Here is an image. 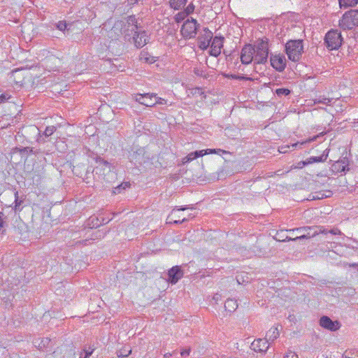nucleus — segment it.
<instances>
[{
    "label": "nucleus",
    "instance_id": "obj_1",
    "mask_svg": "<svg viewBox=\"0 0 358 358\" xmlns=\"http://www.w3.org/2000/svg\"><path fill=\"white\" fill-rule=\"evenodd\" d=\"M303 52V45L302 40H289L285 44V52L288 59L292 62H299L301 58Z\"/></svg>",
    "mask_w": 358,
    "mask_h": 358
},
{
    "label": "nucleus",
    "instance_id": "obj_2",
    "mask_svg": "<svg viewBox=\"0 0 358 358\" xmlns=\"http://www.w3.org/2000/svg\"><path fill=\"white\" fill-rule=\"evenodd\" d=\"M255 48V62L257 64H264L268 56V43L266 40H259L252 45Z\"/></svg>",
    "mask_w": 358,
    "mask_h": 358
},
{
    "label": "nucleus",
    "instance_id": "obj_3",
    "mask_svg": "<svg viewBox=\"0 0 358 358\" xmlns=\"http://www.w3.org/2000/svg\"><path fill=\"white\" fill-rule=\"evenodd\" d=\"M339 27L343 30H350L358 27V10L345 12L339 21Z\"/></svg>",
    "mask_w": 358,
    "mask_h": 358
},
{
    "label": "nucleus",
    "instance_id": "obj_4",
    "mask_svg": "<svg viewBox=\"0 0 358 358\" xmlns=\"http://www.w3.org/2000/svg\"><path fill=\"white\" fill-rule=\"evenodd\" d=\"M327 47L330 50H337L342 45L343 38L338 30L331 29L329 31L324 38Z\"/></svg>",
    "mask_w": 358,
    "mask_h": 358
},
{
    "label": "nucleus",
    "instance_id": "obj_5",
    "mask_svg": "<svg viewBox=\"0 0 358 358\" xmlns=\"http://www.w3.org/2000/svg\"><path fill=\"white\" fill-rule=\"evenodd\" d=\"M111 171L110 164L101 157L96 159V166L93 173L94 177L97 176L99 179H105V177Z\"/></svg>",
    "mask_w": 358,
    "mask_h": 358
},
{
    "label": "nucleus",
    "instance_id": "obj_6",
    "mask_svg": "<svg viewBox=\"0 0 358 358\" xmlns=\"http://www.w3.org/2000/svg\"><path fill=\"white\" fill-rule=\"evenodd\" d=\"M309 231L306 234H301L300 236H297L295 238H290L289 236H286L282 241H296L301 239H308L311 237H314L318 234H327V229L324 228L323 226H316L313 228H308Z\"/></svg>",
    "mask_w": 358,
    "mask_h": 358
},
{
    "label": "nucleus",
    "instance_id": "obj_7",
    "mask_svg": "<svg viewBox=\"0 0 358 358\" xmlns=\"http://www.w3.org/2000/svg\"><path fill=\"white\" fill-rule=\"evenodd\" d=\"M198 29V25L196 21L192 18L191 20H187L181 27V34L185 38H192L195 36L196 30Z\"/></svg>",
    "mask_w": 358,
    "mask_h": 358
},
{
    "label": "nucleus",
    "instance_id": "obj_8",
    "mask_svg": "<svg viewBox=\"0 0 358 358\" xmlns=\"http://www.w3.org/2000/svg\"><path fill=\"white\" fill-rule=\"evenodd\" d=\"M255 48L250 45H245L242 50L241 55V62L244 64H248L255 61Z\"/></svg>",
    "mask_w": 358,
    "mask_h": 358
},
{
    "label": "nucleus",
    "instance_id": "obj_9",
    "mask_svg": "<svg viewBox=\"0 0 358 358\" xmlns=\"http://www.w3.org/2000/svg\"><path fill=\"white\" fill-rule=\"evenodd\" d=\"M349 160L347 157H343L335 162L331 166V169L336 173H345L349 171Z\"/></svg>",
    "mask_w": 358,
    "mask_h": 358
},
{
    "label": "nucleus",
    "instance_id": "obj_10",
    "mask_svg": "<svg viewBox=\"0 0 358 358\" xmlns=\"http://www.w3.org/2000/svg\"><path fill=\"white\" fill-rule=\"evenodd\" d=\"M134 33L133 41L136 48H142L148 43L149 37L145 31L138 29L137 32Z\"/></svg>",
    "mask_w": 358,
    "mask_h": 358
},
{
    "label": "nucleus",
    "instance_id": "obj_11",
    "mask_svg": "<svg viewBox=\"0 0 358 358\" xmlns=\"http://www.w3.org/2000/svg\"><path fill=\"white\" fill-rule=\"evenodd\" d=\"M271 66L278 71L282 72L286 67V59L284 55H271L270 58Z\"/></svg>",
    "mask_w": 358,
    "mask_h": 358
},
{
    "label": "nucleus",
    "instance_id": "obj_12",
    "mask_svg": "<svg viewBox=\"0 0 358 358\" xmlns=\"http://www.w3.org/2000/svg\"><path fill=\"white\" fill-rule=\"evenodd\" d=\"M320 325L331 331H335L341 327L339 322L332 321L328 316H322L320 319Z\"/></svg>",
    "mask_w": 358,
    "mask_h": 358
},
{
    "label": "nucleus",
    "instance_id": "obj_13",
    "mask_svg": "<svg viewBox=\"0 0 358 358\" xmlns=\"http://www.w3.org/2000/svg\"><path fill=\"white\" fill-rule=\"evenodd\" d=\"M212 38L213 33L206 28L203 29V34L199 37V47L202 50L207 49Z\"/></svg>",
    "mask_w": 358,
    "mask_h": 358
},
{
    "label": "nucleus",
    "instance_id": "obj_14",
    "mask_svg": "<svg viewBox=\"0 0 358 358\" xmlns=\"http://www.w3.org/2000/svg\"><path fill=\"white\" fill-rule=\"evenodd\" d=\"M224 38L222 37L215 36L211 40L210 51L211 55L217 57L221 53V48L223 46Z\"/></svg>",
    "mask_w": 358,
    "mask_h": 358
},
{
    "label": "nucleus",
    "instance_id": "obj_15",
    "mask_svg": "<svg viewBox=\"0 0 358 358\" xmlns=\"http://www.w3.org/2000/svg\"><path fill=\"white\" fill-rule=\"evenodd\" d=\"M269 347L267 339L258 338L251 344V348L255 352H266Z\"/></svg>",
    "mask_w": 358,
    "mask_h": 358
},
{
    "label": "nucleus",
    "instance_id": "obj_16",
    "mask_svg": "<svg viewBox=\"0 0 358 358\" xmlns=\"http://www.w3.org/2000/svg\"><path fill=\"white\" fill-rule=\"evenodd\" d=\"M168 275L169 282L176 284L183 276V272L178 266H175L169 271Z\"/></svg>",
    "mask_w": 358,
    "mask_h": 358
},
{
    "label": "nucleus",
    "instance_id": "obj_17",
    "mask_svg": "<svg viewBox=\"0 0 358 358\" xmlns=\"http://www.w3.org/2000/svg\"><path fill=\"white\" fill-rule=\"evenodd\" d=\"M127 29L125 31H131V32H137V30L139 29V27L137 24V20L135 16L131 15L129 16L126 20V24H124V27Z\"/></svg>",
    "mask_w": 358,
    "mask_h": 358
},
{
    "label": "nucleus",
    "instance_id": "obj_18",
    "mask_svg": "<svg viewBox=\"0 0 358 358\" xmlns=\"http://www.w3.org/2000/svg\"><path fill=\"white\" fill-rule=\"evenodd\" d=\"M144 154V149L140 148L130 154L129 159L131 162H135V163L141 164L143 162Z\"/></svg>",
    "mask_w": 358,
    "mask_h": 358
},
{
    "label": "nucleus",
    "instance_id": "obj_19",
    "mask_svg": "<svg viewBox=\"0 0 358 358\" xmlns=\"http://www.w3.org/2000/svg\"><path fill=\"white\" fill-rule=\"evenodd\" d=\"M327 159V155H322L320 157H310L308 158L306 161L301 162L299 164H302L303 166H306L313 163L323 162H325Z\"/></svg>",
    "mask_w": 358,
    "mask_h": 358
},
{
    "label": "nucleus",
    "instance_id": "obj_20",
    "mask_svg": "<svg viewBox=\"0 0 358 358\" xmlns=\"http://www.w3.org/2000/svg\"><path fill=\"white\" fill-rule=\"evenodd\" d=\"M194 6L192 3H189L188 6L186 8L185 12H180L175 16V20L178 23L182 22L187 15V14H189L194 11Z\"/></svg>",
    "mask_w": 358,
    "mask_h": 358
},
{
    "label": "nucleus",
    "instance_id": "obj_21",
    "mask_svg": "<svg viewBox=\"0 0 358 358\" xmlns=\"http://www.w3.org/2000/svg\"><path fill=\"white\" fill-rule=\"evenodd\" d=\"M238 308L237 301L233 299H228L225 301V311L229 313L234 312Z\"/></svg>",
    "mask_w": 358,
    "mask_h": 358
},
{
    "label": "nucleus",
    "instance_id": "obj_22",
    "mask_svg": "<svg viewBox=\"0 0 358 358\" xmlns=\"http://www.w3.org/2000/svg\"><path fill=\"white\" fill-rule=\"evenodd\" d=\"M280 335L279 330L278 327H271L266 334V338L268 342L269 341H273L275 340Z\"/></svg>",
    "mask_w": 358,
    "mask_h": 358
},
{
    "label": "nucleus",
    "instance_id": "obj_23",
    "mask_svg": "<svg viewBox=\"0 0 358 358\" xmlns=\"http://www.w3.org/2000/svg\"><path fill=\"white\" fill-rule=\"evenodd\" d=\"M199 157H203V152L201 150L190 152L185 157H184L182 159V163L183 164L188 163L190 161H192L194 159H196Z\"/></svg>",
    "mask_w": 358,
    "mask_h": 358
},
{
    "label": "nucleus",
    "instance_id": "obj_24",
    "mask_svg": "<svg viewBox=\"0 0 358 358\" xmlns=\"http://www.w3.org/2000/svg\"><path fill=\"white\" fill-rule=\"evenodd\" d=\"M339 6L341 8L354 7L358 3V0H338Z\"/></svg>",
    "mask_w": 358,
    "mask_h": 358
},
{
    "label": "nucleus",
    "instance_id": "obj_25",
    "mask_svg": "<svg viewBox=\"0 0 358 358\" xmlns=\"http://www.w3.org/2000/svg\"><path fill=\"white\" fill-rule=\"evenodd\" d=\"M331 192L329 190H327L324 192H316L314 193V194H313L312 199H313V200L322 199L324 198L329 197V196H331Z\"/></svg>",
    "mask_w": 358,
    "mask_h": 358
},
{
    "label": "nucleus",
    "instance_id": "obj_26",
    "mask_svg": "<svg viewBox=\"0 0 358 358\" xmlns=\"http://www.w3.org/2000/svg\"><path fill=\"white\" fill-rule=\"evenodd\" d=\"M187 2V0H170V5L174 9L178 10L184 7Z\"/></svg>",
    "mask_w": 358,
    "mask_h": 358
},
{
    "label": "nucleus",
    "instance_id": "obj_27",
    "mask_svg": "<svg viewBox=\"0 0 358 358\" xmlns=\"http://www.w3.org/2000/svg\"><path fill=\"white\" fill-rule=\"evenodd\" d=\"M154 97H155V94L150 93L149 98L143 100L142 104L147 107L154 106L155 105V103H154Z\"/></svg>",
    "mask_w": 358,
    "mask_h": 358
},
{
    "label": "nucleus",
    "instance_id": "obj_28",
    "mask_svg": "<svg viewBox=\"0 0 358 358\" xmlns=\"http://www.w3.org/2000/svg\"><path fill=\"white\" fill-rule=\"evenodd\" d=\"M290 93H291V91L287 88H278V89H276L275 91V94L279 97H281L282 96H287Z\"/></svg>",
    "mask_w": 358,
    "mask_h": 358
},
{
    "label": "nucleus",
    "instance_id": "obj_29",
    "mask_svg": "<svg viewBox=\"0 0 358 358\" xmlns=\"http://www.w3.org/2000/svg\"><path fill=\"white\" fill-rule=\"evenodd\" d=\"M203 152V156L207 154H218L220 155H222V154L224 153V150L221 149H206V150H201Z\"/></svg>",
    "mask_w": 358,
    "mask_h": 358
},
{
    "label": "nucleus",
    "instance_id": "obj_30",
    "mask_svg": "<svg viewBox=\"0 0 358 358\" xmlns=\"http://www.w3.org/2000/svg\"><path fill=\"white\" fill-rule=\"evenodd\" d=\"M333 99H329L324 96H319L315 100V103H324L326 105H330Z\"/></svg>",
    "mask_w": 358,
    "mask_h": 358
},
{
    "label": "nucleus",
    "instance_id": "obj_31",
    "mask_svg": "<svg viewBox=\"0 0 358 358\" xmlns=\"http://www.w3.org/2000/svg\"><path fill=\"white\" fill-rule=\"evenodd\" d=\"M149 96H150V93L137 94L135 95V100L136 101H138V103H140L141 104H142V102L143 101V100L149 98Z\"/></svg>",
    "mask_w": 358,
    "mask_h": 358
},
{
    "label": "nucleus",
    "instance_id": "obj_32",
    "mask_svg": "<svg viewBox=\"0 0 358 358\" xmlns=\"http://www.w3.org/2000/svg\"><path fill=\"white\" fill-rule=\"evenodd\" d=\"M15 211L17 212V211H20L21 210V208H20V206L22 203V201L21 200H19L18 199V192H16L15 193Z\"/></svg>",
    "mask_w": 358,
    "mask_h": 358
},
{
    "label": "nucleus",
    "instance_id": "obj_33",
    "mask_svg": "<svg viewBox=\"0 0 358 358\" xmlns=\"http://www.w3.org/2000/svg\"><path fill=\"white\" fill-rule=\"evenodd\" d=\"M95 348L89 347L88 349H84L83 351L85 352V355H83V353L80 354V358H88L94 352Z\"/></svg>",
    "mask_w": 358,
    "mask_h": 358
},
{
    "label": "nucleus",
    "instance_id": "obj_34",
    "mask_svg": "<svg viewBox=\"0 0 358 358\" xmlns=\"http://www.w3.org/2000/svg\"><path fill=\"white\" fill-rule=\"evenodd\" d=\"M131 353V350H127L126 348H123L117 352V356L119 357H127Z\"/></svg>",
    "mask_w": 358,
    "mask_h": 358
},
{
    "label": "nucleus",
    "instance_id": "obj_35",
    "mask_svg": "<svg viewBox=\"0 0 358 358\" xmlns=\"http://www.w3.org/2000/svg\"><path fill=\"white\" fill-rule=\"evenodd\" d=\"M56 131V127L55 126H49L47 127L45 131L44 135L45 136H51Z\"/></svg>",
    "mask_w": 358,
    "mask_h": 358
},
{
    "label": "nucleus",
    "instance_id": "obj_36",
    "mask_svg": "<svg viewBox=\"0 0 358 358\" xmlns=\"http://www.w3.org/2000/svg\"><path fill=\"white\" fill-rule=\"evenodd\" d=\"M127 187H128L127 183H124L120 185H118L114 188L113 194H120L121 192L122 189H125Z\"/></svg>",
    "mask_w": 358,
    "mask_h": 358
},
{
    "label": "nucleus",
    "instance_id": "obj_37",
    "mask_svg": "<svg viewBox=\"0 0 358 358\" xmlns=\"http://www.w3.org/2000/svg\"><path fill=\"white\" fill-rule=\"evenodd\" d=\"M57 28L60 31H64L67 29V24L65 21H59L56 24Z\"/></svg>",
    "mask_w": 358,
    "mask_h": 358
},
{
    "label": "nucleus",
    "instance_id": "obj_38",
    "mask_svg": "<svg viewBox=\"0 0 358 358\" xmlns=\"http://www.w3.org/2000/svg\"><path fill=\"white\" fill-rule=\"evenodd\" d=\"M10 97H11L10 95L7 92L1 94L0 95V103H4L6 101L9 100L10 99Z\"/></svg>",
    "mask_w": 358,
    "mask_h": 358
},
{
    "label": "nucleus",
    "instance_id": "obj_39",
    "mask_svg": "<svg viewBox=\"0 0 358 358\" xmlns=\"http://www.w3.org/2000/svg\"><path fill=\"white\" fill-rule=\"evenodd\" d=\"M154 103H155V105L156 104H166L167 103V101L161 97H158L157 96V94H155V97H154Z\"/></svg>",
    "mask_w": 358,
    "mask_h": 358
},
{
    "label": "nucleus",
    "instance_id": "obj_40",
    "mask_svg": "<svg viewBox=\"0 0 358 358\" xmlns=\"http://www.w3.org/2000/svg\"><path fill=\"white\" fill-rule=\"evenodd\" d=\"M225 78H231L234 79H239V80H250V78L245 77V76H239L233 74H226L225 73Z\"/></svg>",
    "mask_w": 358,
    "mask_h": 358
},
{
    "label": "nucleus",
    "instance_id": "obj_41",
    "mask_svg": "<svg viewBox=\"0 0 358 358\" xmlns=\"http://www.w3.org/2000/svg\"><path fill=\"white\" fill-rule=\"evenodd\" d=\"M329 233L333 235H341L342 232L338 228H334L331 230H327V234Z\"/></svg>",
    "mask_w": 358,
    "mask_h": 358
},
{
    "label": "nucleus",
    "instance_id": "obj_42",
    "mask_svg": "<svg viewBox=\"0 0 358 358\" xmlns=\"http://www.w3.org/2000/svg\"><path fill=\"white\" fill-rule=\"evenodd\" d=\"M140 59L148 63H152L154 62L153 58H149L143 55H141Z\"/></svg>",
    "mask_w": 358,
    "mask_h": 358
},
{
    "label": "nucleus",
    "instance_id": "obj_43",
    "mask_svg": "<svg viewBox=\"0 0 358 358\" xmlns=\"http://www.w3.org/2000/svg\"><path fill=\"white\" fill-rule=\"evenodd\" d=\"M285 358H299V357L296 353L289 352L286 354V355L285 356Z\"/></svg>",
    "mask_w": 358,
    "mask_h": 358
},
{
    "label": "nucleus",
    "instance_id": "obj_44",
    "mask_svg": "<svg viewBox=\"0 0 358 358\" xmlns=\"http://www.w3.org/2000/svg\"><path fill=\"white\" fill-rule=\"evenodd\" d=\"M168 219H169V223L173 222L175 224L182 223V222H185V221L187 220V219H186V218H183L181 221H180V220H173L172 219H171L170 217H169Z\"/></svg>",
    "mask_w": 358,
    "mask_h": 358
},
{
    "label": "nucleus",
    "instance_id": "obj_45",
    "mask_svg": "<svg viewBox=\"0 0 358 358\" xmlns=\"http://www.w3.org/2000/svg\"><path fill=\"white\" fill-rule=\"evenodd\" d=\"M190 350L186 349L182 351H181L180 355L182 357H187L189 355Z\"/></svg>",
    "mask_w": 358,
    "mask_h": 358
},
{
    "label": "nucleus",
    "instance_id": "obj_46",
    "mask_svg": "<svg viewBox=\"0 0 358 358\" xmlns=\"http://www.w3.org/2000/svg\"><path fill=\"white\" fill-rule=\"evenodd\" d=\"M143 0H128V3L129 5H134L137 3L138 1H143Z\"/></svg>",
    "mask_w": 358,
    "mask_h": 358
},
{
    "label": "nucleus",
    "instance_id": "obj_47",
    "mask_svg": "<svg viewBox=\"0 0 358 358\" xmlns=\"http://www.w3.org/2000/svg\"><path fill=\"white\" fill-rule=\"evenodd\" d=\"M194 73L196 74L197 76H203V71H200V70H199L197 69H194Z\"/></svg>",
    "mask_w": 358,
    "mask_h": 358
},
{
    "label": "nucleus",
    "instance_id": "obj_48",
    "mask_svg": "<svg viewBox=\"0 0 358 358\" xmlns=\"http://www.w3.org/2000/svg\"><path fill=\"white\" fill-rule=\"evenodd\" d=\"M354 241L357 243L356 246L346 245V247L348 248L353 249V250H358V241H357L355 240Z\"/></svg>",
    "mask_w": 358,
    "mask_h": 358
},
{
    "label": "nucleus",
    "instance_id": "obj_49",
    "mask_svg": "<svg viewBox=\"0 0 358 358\" xmlns=\"http://www.w3.org/2000/svg\"><path fill=\"white\" fill-rule=\"evenodd\" d=\"M345 265H348L350 267H355L357 268L358 271V263H352V264H346Z\"/></svg>",
    "mask_w": 358,
    "mask_h": 358
},
{
    "label": "nucleus",
    "instance_id": "obj_50",
    "mask_svg": "<svg viewBox=\"0 0 358 358\" xmlns=\"http://www.w3.org/2000/svg\"><path fill=\"white\" fill-rule=\"evenodd\" d=\"M353 354L354 352H345V358H349V357H352L353 356Z\"/></svg>",
    "mask_w": 358,
    "mask_h": 358
},
{
    "label": "nucleus",
    "instance_id": "obj_51",
    "mask_svg": "<svg viewBox=\"0 0 358 358\" xmlns=\"http://www.w3.org/2000/svg\"><path fill=\"white\" fill-rule=\"evenodd\" d=\"M307 142H308V141H303V142H301V143H299V142H298V143H294V144H292V147H295V148H296V147H297L299 145H303V144L306 143Z\"/></svg>",
    "mask_w": 358,
    "mask_h": 358
},
{
    "label": "nucleus",
    "instance_id": "obj_52",
    "mask_svg": "<svg viewBox=\"0 0 358 358\" xmlns=\"http://www.w3.org/2000/svg\"><path fill=\"white\" fill-rule=\"evenodd\" d=\"M172 355L173 354H171V353L167 352V353L164 354V358H169V357H171L172 356Z\"/></svg>",
    "mask_w": 358,
    "mask_h": 358
},
{
    "label": "nucleus",
    "instance_id": "obj_53",
    "mask_svg": "<svg viewBox=\"0 0 358 358\" xmlns=\"http://www.w3.org/2000/svg\"><path fill=\"white\" fill-rule=\"evenodd\" d=\"M220 297V295H218L217 294H215L213 297V299L215 300V301H217L218 299Z\"/></svg>",
    "mask_w": 358,
    "mask_h": 358
},
{
    "label": "nucleus",
    "instance_id": "obj_54",
    "mask_svg": "<svg viewBox=\"0 0 358 358\" xmlns=\"http://www.w3.org/2000/svg\"><path fill=\"white\" fill-rule=\"evenodd\" d=\"M189 208L188 207H182V208H177L178 210H185L186 209H188Z\"/></svg>",
    "mask_w": 358,
    "mask_h": 358
},
{
    "label": "nucleus",
    "instance_id": "obj_55",
    "mask_svg": "<svg viewBox=\"0 0 358 358\" xmlns=\"http://www.w3.org/2000/svg\"><path fill=\"white\" fill-rule=\"evenodd\" d=\"M3 216V213L2 212H0V220H2Z\"/></svg>",
    "mask_w": 358,
    "mask_h": 358
},
{
    "label": "nucleus",
    "instance_id": "obj_56",
    "mask_svg": "<svg viewBox=\"0 0 358 358\" xmlns=\"http://www.w3.org/2000/svg\"><path fill=\"white\" fill-rule=\"evenodd\" d=\"M322 155H328L327 150H324V153H323Z\"/></svg>",
    "mask_w": 358,
    "mask_h": 358
},
{
    "label": "nucleus",
    "instance_id": "obj_57",
    "mask_svg": "<svg viewBox=\"0 0 358 358\" xmlns=\"http://www.w3.org/2000/svg\"><path fill=\"white\" fill-rule=\"evenodd\" d=\"M349 358H358V355L354 356L352 357H349Z\"/></svg>",
    "mask_w": 358,
    "mask_h": 358
},
{
    "label": "nucleus",
    "instance_id": "obj_58",
    "mask_svg": "<svg viewBox=\"0 0 358 358\" xmlns=\"http://www.w3.org/2000/svg\"><path fill=\"white\" fill-rule=\"evenodd\" d=\"M196 91H198V92H199L201 91L200 89L197 88V89H195Z\"/></svg>",
    "mask_w": 358,
    "mask_h": 358
},
{
    "label": "nucleus",
    "instance_id": "obj_59",
    "mask_svg": "<svg viewBox=\"0 0 358 358\" xmlns=\"http://www.w3.org/2000/svg\"><path fill=\"white\" fill-rule=\"evenodd\" d=\"M313 141V138H310L308 141V142H310V141Z\"/></svg>",
    "mask_w": 358,
    "mask_h": 358
},
{
    "label": "nucleus",
    "instance_id": "obj_60",
    "mask_svg": "<svg viewBox=\"0 0 358 358\" xmlns=\"http://www.w3.org/2000/svg\"><path fill=\"white\" fill-rule=\"evenodd\" d=\"M296 231H301V229H296Z\"/></svg>",
    "mask_w": 358,
    "mask_h": 358
},
{
    "label": "nucleus",
    "instance_id": "obj_61",
    "mask_svg": "<svg viewBox=\"0 0 358 358\" xmlns=\"http://www.w3.org/2000/svg\"><path fill=\"white\" fill-rule=\"evenodd\" d=\"M281 152H283V153H285L286 152V150H284V151H280Z\"/></svg>",
    "mask_w": 358,
    "mask_h": 358
}]
</instances>
